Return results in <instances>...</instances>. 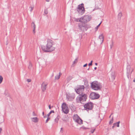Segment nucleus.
Here are the masks:
<instances>
[{"mask_svg":"<svg viewBox=\"0 0 135 135\" xmlns=\"http://www.w3.org/2000/svg\"><path fill=\"white\" fill-rule=\"evenodd\" d=\"M73 118L74 120L78 123L79 124H83V120L77 114L74 115L73 117Z\"/></svg>","mask_w":135,"mask_h":135,"instance_id":"7","label":"nucleus"},{"mask_svg":"<svg viewBox=\"0 0 135 135\" xmlns=\"http://www.w3.org/2000/svg\"><path fill=\"white\" fill-rule=\"evenodd\" d=\"M87 95L84 93L79 94L76 98V102L78 103L83 104V103L86 101Z\"/></svg>","mask_w":135,"mask_h":135,"instance_id":"2","label":"nucleus"},{"mask_svg":"<svg viewBox=\"0 0 135 135\" xmlns=\"http://www.w3.org/2000/svg\"><path fill=\"white\" fill-rule=\"evenodd\" d=\"M120 123V121H119L116 123V126L117 127H119V124Z\"/></svg>","mask_w":135,"mask_h":135,"instance_id":"30","label":"nucleus"},{"mask_svg":"<svg viewBox=\"0 0 135 135\" xmlns=\"http://www.w3.org/2000/svg\"><path fill=\"white\" fill-rule=\"evenodd\" d=\"M133 81L134 82H135V80H133Z\"/></svg>","mask_w":135,"mask_h":135,"instance_id":"55","label":"nucleus"},{"mask_svg":"<svg viewBox=\"0 0 135 135\" xmlns=\"http://www.w3.org/2000/svg\"><path fill=\"white\" fill-rule=\"evenodd\" d=\"M100 97V95L99 94L94 92L91 93L89 96L90 98L93 100L98 99Z\"/></svg>","mask_w":135,"mask_h":135,"instance_id":"8","label":"nucleus"},{"mask_svg":"<svg viewBox=\"0 0 135 135\" xmlns=\"http://www.w3.org/2000/svg\"><path fill=\"white\" fill-rule=\"evenodd\" d=\"M33 115L34 116H36V114L34 112H33L32 113Z\"/></svg>","mask_w":135,"mask_h":135,"instance_id":"37","label":"nucleus"},{"mask_svg":"<svg viewBox=\"0 0 135 135\" xmlns=\"http://www.w3.org/2000/svg\"><path fill=\"white\" fill-rule=\"evenodd\" d=\"M27 81L28 82H30L31 81V80L30 79H27Z\"/></svg>","mask_w":135,"mask_h":135,"instance_id":"38","label":"nucleus"},{"mask_svg":"<svg viewBox=\"0 0 135 135\" xmlns=\"http://www.w3.org/2000/svg\"><path fill=\"white\" fill-rule=\"evenodd\" d=\"M122 16V13L121 12L119 13L118 15V20H120L121 19V17Z\"/></svg>","mask_w":135,"mask_h":135,"instance_id":"19","label":"nucleus"},{"mask_svg":"<svg viewBox=\"0 0 135 135\" xmlns=\"http://www.w3.org/2000/svg\"><path fill=\"white\" fill-rule=\"evenodd\" d=\"M42 115H44V112H43L42 113Z\"/></svg>","mask_w":135,"mask_h":135,"instance_id":"49","label":"nucleus"},{"mask_svg":"<svg viewBox=\"0 0 135 135\" xmlns=\"http://www.w3.org/2000/svg\"><path fill=\"white\" fill-rule=\"evenodd\" d=\"M102 22H101L97 26V27H95V29H98V28L99 27L102 23Z\"/></svg>","mask_w":135,"mask_h":135,"instance_id":"35","label":"nucleus"},{"mask_svg":"<svg viewBox=\"0 0 135 135\" xmlns=\"http://www.w3.org/2000/svg\"><path fill=\"white\" fill-rule=\"evenodd\" d=\"M53 41L50 39H47L46 46L42 45L41 46L42 50L45 52H50L54 50L55 48L53 46Z\"/></svg>","mask_w":135,"mask_h":135,"instance_id":"1","label":"nucleus"},{"mask_svg":"<svg viewBox=\"0 0 135 135\" xmlns=\"http://www.w3.org/2000/svg\"><path fill=\"white\" fill-rule=\"evenodd\" d=\"M61 108L62 111L65 114H67L69 111L68 109V105L65 103H63L61 105Z\"/></svg>","mask_w":135,"mask_h":135,"instance_id":"6","label":"nucleus"},{"mask_svg":"<svg viewBox=\"0 0 135 135\" xmlns=\"http://www.w3.org/2000/svg\"><path fill=\"white\" fill-rule=\"evenodd\" d=\"M127 77L128 78H129V75H127Z\"/></svg>","mask_w":135,"mask_h":135,"instance_id":"52","label":"nucleus"},{"mask_svg":"<svg viewBox=\"0 0 135 135\" xmlns=\"http://www.w3.org/2000/svg\"><path fill=\"white\" fill-rule=\"evenodd\" d=\"M32 121L35 123L37 122L38 121V119L37 117H33L31 118Z\"/></svg>","mask_w":135,"mask_h":135,"instance_id":"16","label":"nucleus"},{"mask_svg":"<svg viewBox=\"0 0 135 135\" xmlns=\"http://www.w3.org/2000/svg\"><path fill=\"white\" fill-rule=\"evenodd\" d=\"M50 0H46V2H49L50 1Z\"/></svg>","mask_w":135,"mask_h":135,"instance_id":"48","label":"nucleus"},{"mask_svg":"<svg viewBox=\"0 0 135 135\" xmlns=\"http://www.w3.org/2000/svg\"><path fill=\"white\" fill-rule=\"evenodd\" d=\"M66 96V98L68 100L71 101L75 98V97L74 95H73L70 94L68 95L67 94Z\"/></svg>","mask_w":135,"mask_h":135,"instance_id":"12","label":"nucleus"},{"mask_svg":"<svg viewBox=\"0 0 135 135\" xmlns=\"http://www.w3.org/2000/svg\"><path fill=\"white\" fill-rule=\"evenodd\" d=\"M44 13L45 15H47L48 13V8L45 9L44 11Z\"/></svg>","mask_w":135,"mask_h":135,"instance_id":"23","label":"nucleus"},{"mask_svg":"<svg viewBox=\"0 0 135 135\" xmlns=\"http://www.w3.org/2000/svg\"><path fill=\"white\" fill-rule=\"evenodd\" d=\"M78 58H76L75 60L74 61L73 63V64H75L78 62Z\"/></svg>","mask_w":135,"mask_h":135,"instance_id":"26","label":"nucleus"},{"mask_svg":"<svg viewBox=\"0 0 135 135\" xmlns=\"http://www.w3.org/2000/svg\"><path fill=\"white\" fill-rule=\"evenodd\" d=\"M82 20V18L81 17L80 18H75V21L77 22H82L81 21Z\"/></svg>","mask_w":135,"mask_h":135,"instance_id":"21","label":"nucleus"},{"mask_svg":"<svg viewBox=\"0 0 135 135\" xmlns=\"http://www.w3.org/2000/svg\"><path fill=\"white\" fill-rule=\"evenodd\" d=\"M2 130V129L1 128H0V133H1V131Z\"/></svg>","mask_w":135,"mask_h":135,"instance_id":"45","label":"nucleus"},{"mask_svg":"<svg viewBox=\"0 0 135 135\" xmlns=\"http://www.w3.org/2000/svg\"><path fill=\"white\" fill-rule=\"evenodd\" d=\"M87 65V63L83 65V67H86Z\"/></svg>","mask_w":135,"mask_h":135,"instance_id":"40","label":"nucleus"},{"mask_svg":"<svg viewBox=\"0 0 135 135\" xmlns=\"http://www.w3.org/2000/svg\"><path fill=\"white\" fill-rule=\"evenodd\" d=\"M99 38L100 39H102V41L103 42V40H104V36H103V35L101 34V35H100L99 36Z\"/></svg>","mask_w":135,"mask_h":135,"instance_id":"24","label":"nucleus"},{"mask_svg":"<svg viewBox=\"0 0 135 135\" xmlns=\"http://www.w3.org/2000/svg\"><path fill=\"white\" fill-rule=\"evenodd\" d=\"M82 22L85 23H86L91 19V18L90 16L88 15L84 16L83 17H81Z\"/></svg>","mask_w":135,"mask_h":135,"instance_id":"10","label":"nucleus"},{"mask_svg":"<svg viewBox=\"0 0 135 135\" xmlns=\"http://www.w3.org/2000/svg\"><path fill=\"white\" fill-rule=\"evenodd\" d=\"M91 86L92 89L95 90H100L102 88L100 84L97 81L92 82Z\"/></svg>","mask_w":135,"mask_h":135,"instance_id":"3","label":"nucleus"},{"mask_svg":"<svg viewBox=\"0 0 135 135\" xmlns=\"http://www.w3.org/2000/svg\"><path fill=\"white\" fill-rule=\"evenodd\" d=\"M49 107L50 109H51V107L50 105H49Z\"/></svg>","mask_w":135,"mask_h":135,"instance_id":"44","label":"nucleus"},{"mask_svg":"<svg viewBox=\"0 0 135 135\" xmlns=\"http://www.w3.org/2000/svg\"><path fill=\"white\" fill-rule=\"evenodd\" d=\"M32 67V64L30 62L29 63V66L28 67V68L29 69H31Z\"/></svg>","mask_w":135,"mask_h":135,"instance_id":"32","label":"nucleus"},{"mask_svg":"<svg viewBox=\"0 0 135 135\" xmlns=\"http://www.w3.org/2000/svg\"><path fill=\"white\" fill-rule=\"evenodd\" d=\"M78 8L81 9H83V8H84V4L82 3L81 4H79L78 6Z\"/></svg>","mask_w":135,"mask_h":135,"instance_id":"18","label":"nucleus"},{"mask_svg":"<svg viewBox=\"0 0 135 135\" xmlns=\"http://www.w3.org/2000/svg\"><path fill=\"white\" fill-rule=\"evenodd\" d=\"M93 104L92 102H88L85 104L84 105V109L88 111L89 110H92L93 108Z\"/></svg>","mask_w":135,"mask_h":135,"instance_id":"5","label":"nucleus"},{"mask_svg":"<svg viewBox=\"0 0 135 135\" xmlns=\"http://www.w3.org/2000/svg\"><path fill=\"white\" fill-rule=\"evenodd\" d=\"M69 106L72 111H74L76 110V107L73 104H70Z\"/></svg>","mask_w":135,"mask_h":135,"instance_id":"15","label":"nucleus"},{"mask_svg":"<svg viewBox=\"0 0 135 135\" xmlns=\"http://www.w3.org/2000/svg\"><path fill=\"white\" fill-rule=\"evenodd\" d=\"M50 119V118L48 117L47 118V119L46 120L45 123H47L48 122V121Z\"/></svg>","mask_w":135,"mask_h":135,"instance_id":"36","label":"nucleus"},{"mask_svg":"<svg viewBox=\"0 0 135 135\" xmlns=\"http://www.w3.org/2000/svg\"><path fill=\"white\" fill-rule=\"evenodd\" d=\"M95 128L91 129L90 131L91 133H93L94 132V131L95 130Z\"/></svg>","mask_w":135,"mask_h":135,"instance_id":"31","label":"nucleus"},{"mask_svg":"<svg viewBox=\"0 0 135 135\" xmlns=\"http://www.w3.org/2000/svg\"><path fill=\"white\" fill-rule=\"evenodd\" d=\"M78 26L79 29L82 32L87 31L88 28L90 27L89 26L83 22L79 23Z\"/></svg>","mask_w":135,"mask_h":135,"instance_id":"4","label":"nucleus"},{"mask_svg":"<svg viewBox=\"0 0 135 135\" xmlns=\"http://www.w3.org/2000/svg\"><path fill=\"white\" fill-rule=\"evenodd\" d=\"M112 45H110V48H112V45H113V42H112Z\"/></svg>","mask_w":135,"mask_h":135,"instance_id":"41","label":"nucleus"},{"mask_svg":"<svg viewBox=\"0 0 135 135\" xmlns=\"http://www.w3.org/2000/svg\"><path fill=\"white\" fill-rule=\"evenodd\" d=\"M113 122V117L112 118V119L109 122V124H112Z\"/></svg>","mask_w":135,"mask_h":135,"instance_id":"27","label":"nucleus"},{"mask_svg":"<svg viewBox=\"0 0 135 135\" xmlns=\"http://www.w3.org/2000/svg\"><path fill=\"white\" fill-rule=\"evenodd\" d=\"M31 27L32 28H33V33H35L36 25L34 22H32L31 25Z\"/></svg>","mask_w":135,"mask_h":135,"instance_id":"14","label":"nucleus"},{"mask_svg":"<svg viewBox=\"0 0 135 135\" xmlns=\"http://www.w3.org/2000/svg\"><path fill=\"white\" fill-rule=\"evenodd\" d=\"M47 84L46 83H45L44 82H43L41 84V88L42 91L44 92L46 90V86Z\"/></svg>","mask_w":135,"mask_h":135,"instance_id":"11","label":"nucleus"},{"mask_svg":"<svg viewBox=\"0 0 135 135\" xmlns=\"http://www.w3.org/2000/svg\"><path fill=\"white\" fill-rule=\"evenodd\" d=\"M97 67H95V68H94V70H96L97 69Z\"/></svg>","mask_w":135,"mask_h":135,"instance_id":"46","label":"nucleus"},{"mask_svg":"<svg viewBox=\"0 0 135 135\" xmlns=\"http://www.w3.org/2000/svg\"><path fill=\"white\" fill-rule=\"evenodd\" d=\"M54 111L53 110H51L50 112L47 114V116L49 117L50 114L52 113H54Z\"/></svg>","mask_w":135,"mask_h":135,"instance_id":"25","label":"nucleus"},{"mask_svg":"<svg viewBox=\"0 0 135 135\" xmlns=\"http://www.w3.org/2000/svg\"><path fill=\"white\" fill-rule=\"evenodd\" d=\"M115 127L114 126H113L112 127V128H114V127Z\"/></svg>","mask_w":135,"mask_h":135,"instance_id":"51","label":"nucleus"},{"mask_svg":"<svg viewBox=\"0 0 135 135\" xmlns=\"http://www.w3.org/2000/svg\"><path fill=\"white\" fill-rule=\"evenodd\" d=\"M89 68L88 69V70H89Z\"/></svg>","mask_w":135,"mask_h":135,"instance_id":"54","label":"nucleus"},{"mask_svg":"<svg viewBox=\"0 0 135 135\" xmlns=\"http://www.w3.org/2000/svg\"><path fill=\"white\" fill-rule=\"evenodd\" d=\"M95 64L97 66L98 65V63H95Z\"/></svg>","mask_w":135,"mask_h":135,"instance_id":"47","label":"nucleus"},{"mask_svg":"<svg viewBox=\"0 0 135 135\" xmlns=\"http://www.w3.org/2000/svg\"><path fill=\"white\" fill-rule=\"evenodd\" d=\"M64 132V129L62 128H61L60 129V132L61 133H63Z\"/></svg>","mask_w":135,"mask_h":135,"instance_id":"34","label":"nucleus"},{"mask_svg":"<svg viewBox=\"0 0 135 135\" xmlns=\"http://www.w3.org/2000/svg\"><path fill=\"white\" fill-rule=\"evenodd\" d=\"M84 83L88 84V82L87 81L85 80L84 81Z\"/></svg>","mask_w":135,"mask_h":135,"instance_id":"39","label":"nucleus"},{"mask_svg":"<svg viewBox=\"0 0 135 135\" xmlns=\"http://www.w3.org/2000/svg\"><path fill=\"white\" fill-rule=\"evenodd\" d=\"M111 78L112 79V80L113 81L115 79V74L114 73H112L111 75Z\"/></svg>","mask_w":135,"mask_h":135,"instance_id":"17","label":"nucleus"},{"mask_svg":"<svg viewBox=\"0 0 135 135\" xmlns=\"http://www.w3.org/2000/svg\"><path fill=\"white\" fill-rule=\"evenodd\" d=\"M60 74H61V73L60 72L59 73V75H57L55 76V79L58 80L59 79V78H60Z\"/></svg>","mask_w":135,"mask_h":135,"instance_id":"22","label":"nucleus"},{"mask_svg":"<svg viewBox=\"0 0 135 135\" xmlns=\"http://www.w3.org/2000/svg\"><path fill=\"white\" fill-rule=\"evenodd\" d=\"M84 85H80L79 87H78L77 89H75V91L77 94H79L81 93H83V91L84 90Z\"/></svg>","mask_w":135,"mask_h":135,"instance_id":"9","label":"nucleus"},{"mask_svg":"<svg viewBox=\"0 0 135 135\" xmlns=\"http://www.w3.org/2000/svg\"><path fill=\"white\" fill-rule=\"evenodd\" d=\"M34 7L33 6H30L29 7V8L30 9V11L31 12L32 11Z\"/></svg>","mask_w":135,"mask_h":135,"instance_id":"28","label":"nucleus"},{"mask_svg":"<svg viewBox=\"0 0 135 135\" xmlns=\"http://www.w3.org/2000/svg\"><path fill=\"white\" fill-rule=\"evenodd\" d=\"M77 11L78 13L81 15L83 14L85 12V10L84 8H83V9L79 8H76Z\"/></svg>","mask_w":135,"mask_h":135,"instance_id":"13","label":"nucleus"},{"mask_svg":"<svg viewBox=\"0 0 135 135\" xmlns=\"http://www.w3.org/2000/svg\"><path fill=\"white\" fill-rule=\"evenodd\" d=\"M116 123H114L113 124V126H114V127L115 126H116Z\"/></svg>","mask_w":135,"mask_h":135,"instance_id":"43","label":"nucleus"},{"mask_svg":"<svg viewBox=\"0 0 135 135\" xmlns=\"http://www.w3.org/2000/svg\"><path fill=\"white\" fill-rule=\"evenodd\" d=\"M112 114H113V113H112L110 115V116H109V118H110L111 116V115H112Z\"/></svg>","mask_w":135,"mask_h":135,"instance_id":"50","label":"nucleus"},{"mask_svg":"<svg viewBox=\"0 0 135 135\" xmlns=\"http://www.w3.org/2000/svg\"><path fill=\"white\" fill-rule=\"evenodd\" d=\"M93 61L92 60H91V62H90V63H89L88 64V65L89 66H92V64H93Z\"/></svg>","mask_w":135,"mask_h":135,"instance_id":"33","label":"nucleus"},{"mask_svg":"<svg viewBox=\"0 0 135 135\" xmlns=\"http://www.w3.org/2000/svg\"><path fill=\"white\" fill-rule=\"evenodd\" d=\"M46 116H45L44 117V118H46Z\"/></svg>","mask_w":135,"mask_h":135,"instance_id":"53","label":"nucleus"},{"mask_svg":"<svg viewBox=\"0 0 135 135\" xmlns=\"http://www.w3.org/2000/svg\"><path fill=\"white\" fill-rule=\"evenodd\" d=\"M3 80V78L1 76H0V84L2 82Z\"/></svg>","mask_w":135,"mask_h":135,"instance_id":"29","label":"nucleus"},{"mask_svg":"<svg viewBox=\"0 0 135 135\" xmlns=\"http://www.w3.org/2000/svg\"><path fill=\"white\" fill-rule=\"evenodd\" d=\"M60 118V116L58 115L57 117L55 118V122L57 123L59 119Z\"/></svg>","mask_w":135,"mask_h":135,"instance_id":"20","label":"nucleus"},{"mask_svg":"<svg viewBox=\"0 0 135 135\" xmlns=\"http://www.w3.org/2000/svg\"><path fill=\"white\" fill-rule=\"evenodd\" d=\"M116 123H114L113 124V126H114V127L115 126H116Z\"/></svg>","mask_w":135,"mask_h":135,"instance_id":"42","label":"nucleus"}]
</instances>
